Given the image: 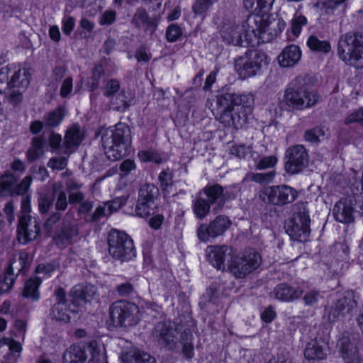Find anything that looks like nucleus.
<instances>
[{
    "label": "nucleus",
    "mask_w": 363,
    "mask_h": 363,
    "mask_svg": "<svg viewBox=\"0 0 363 363\" xmlns=\"http://www.w3.org/2000/svg\"><path fill=\"white\" fill-rule=\"evenodd\" d=\"M285 28L281 19L272 18L268 14L250 15L241 25L224 26L220 30L223 40L227 44L241 46L243 38L247 43L254 39L268 42L277 37Z\"/></svg>",
    "instance_id": "f257e3e1"
},
{
    "label": "nucleus",
    "mask_w": 363,
    "mask_h": 363,
    "mask_svg": "<svg viewBox=\"0 0 363 363\" xmlns=\"http://www.w3.org/2000/svg\"><path fill=\"white\" fill-rule=\"evenodd\" d=\"M179 326L171 321L158 322L152 330V336L157 341L169 350L178 348L179 343L182 346V352L188 359L194 356L193 335L190 330L186 329L180 333Z\"/></svg>",
    "instance_id": "f03ea898"
},
{
    "label": "nucleus",
    "mask_w": 363,
    "mask_h": 363,
    "mask_svg": "<svg viewBox=\"0 0 363 363\" xmlns=\"http://www.w3.org/2000/svg\"><path fill=\"white\" fill-rule=\"evenodd\" d=\"M318 100L316 91L298 76L287 85L279 105L282 110H303L315 106Z\"/></svg>",
    "instance_id": "7ed1b4c3"
},
{
    "label": "nucleus",
    "mask_w": 363,
    "mask_h": 363,
    "mask_svg": "<svg viewBox=\"0 0 363 363\" xmlns=\"http://www.w3.org/2000/svg\"><path fill=\"white\" fill-rule=\"evenodd\" d=\"M130 129L125 123H117L101 133V144L104 154L111 161H117L128 154L131 135Z\"/></svg>",
    "instance_id": "20e7f679"
},
{
    "label": "nucleus",
    "mask_w": 363,
    "mask_h": 363,
    "mask_svg": "<svg viewBox=\"0 0 363 363\" xmlns=\"http://www.w3.org/2000/svg\"><path fill=\"white\" fill-rule=\"evenodd\" d=\"M52 194H40L38 200V210L42 215L47 214L55 206V211L51 213L44 223V228L48 232L52 230L60 220L62 213L68 206L67 194L61 182H55L52 186Z\"/></svg>",
    "instance_id": "39448f33"
},
{
    "label": "nucleus",
    "mask_w": 363,
    "mask_h": 363,
    "mask_svg": "<svg viewBox=\"0 0 363 363\" xmlns=\"http://www.w3.org/2000/svg\"><path fill=\"white\" fill-rule=\"evenodd\" d=\"M88 287L82 289L81 287H73L70 292L71 303L66 300L65 291L58 287L55 291L56 302L50 310V316L57 321L68 323L71 319V314L78 313V306L88 301Z\"/></svg>",
    "instance_id": "423d86ee"
},
{
    "label": "nucleus",
    "mask_w": 363,
    "mask_h": 363,
    "mask_svg": "<svg viewBox=\"0 0 363 363\" xmlns=\"http://www.w3.org/2000/svg\"><path fill=\"white\" fill-rule=\"evenodd\" d=\"M307 204L303 201L296 203L292 216L285 222L286 233L294 240L304 242L309 237L311 219Z\"/></svg>",
    "instance_id": "0eeeda50"
},
{
    "label": "nucleus",
    "mask_w": 363,
    "mask_h": 363,
    "mask_svg": "<svg viewBox=\"0 0 363 363\" xmlns=\"http://www.w3.org/2000/svg\"><path fill=\"white\" fill-rule=\"evenodd\" d=\"M338 54L346 63L363 68V36L342 35L338 42Z\"/></svg>",
    "instance_id": "6e6552de"
},
{
    "label": "nucleus",
    "mask_w": 363,
    "mask_h": 363,
    "mask_svg": "<svg viewBox=\"0 0 363 363\" xmlns=\"http://www.w3.org/2000/svg\"><path fill=\"white\" fill-rule=\"evenodd\" d=\"M108 253L114 259L128 261L135 257L133 240L125 233L112 229L107 238Z\"/></svg>",
    "instance_id": "1a4fd4ad"
},
{
    "label": "nucleus",
    "mask_w": 363,
    "mask_h": 363,
    "mask_svg": "<svg viewBox=\"0 0 363 363\" xmlns=\"http://www.w3.org/2000/svg\"><path fill=\"white\" fill-rule=\"evenodd\" d=\"M111 323L114 327H130L140 320L139 308L134 303L118 301L108 308Z\"/></svg>",
    "instance_id": "9d476101"
},
{
    "label": "nucleus",
    "mask_w": 363,
    "mask_h": 363,
    "mask_svg": "<svg viewBox=\"0 0 363 363\" xmlns=\"http://www.w3.org/2000/svg\"><path fill=\"white\" fill-rule=\"evenodd\" d=\"M223 99L220 95L216 97L213 114L216 119L225 127L241 128L247 123V116L241 114V108L235 107Z\"/></svg>",
    "instance_id": "9b49d317"
},
{
    "label": "nucleus",
    "mask_w": 363,
    "mask_h": 363,
    "mask_svg": "<svg viewBox=\"0 0 363 363\" xmlns=\"http://www.w3.org/2000/svg\"><path fill=\"white\" fill-rule=\"evenodd\" d=\"M30 74L27 69L13 65L0 69V94L12 88H26L29 84Z\"/></svg>",
    "instance_id": "f8f14e48"
},
{
    "label": "nucleus",
    "mask_w": 363,
    "mask_h": 363,
    "mask_svg": "<svg viewBox=\"0 0 363 363\" xmlns=\"http://www.w3.org/2000/svg\"><path fill=\"white\" fill-rule=\"evenodd\" d=\"M261 262L259 253L253 250H245L231 260L228 269L235 277L241 279L257 269Z\"/></svg>",
    "instance_id": "ddd939ff"
},
{
    "label": "nucleus",
    "mask_w": 363,
    "mask_h": 363,
    "mask_svg": "<svg viewBox=\"0 0 363 363\" xmlns=\"http://www.w3.org/2000/svg\"><path fill=\"white\" fill-rule=\"evenodd\" d=\"M298 191L288 185L272 186L259 194L264 202L277 206H283L293 203L298 197Z\"/></svg>",
    "instance_id": "4468645a"
},
{
    "label": "nucleus",
    "mask_w": 363,
    "mask_h": 363,
    "mask_svg": "<svg viewBox=\"0 0 363 363\" xmlns=\"http://www.w3.org/2000/svg\"><path fill=\"white\" fill-rule=\"evenodd\" d=\"M284 161L285 171L289 174H297L308 167V150L303 145H291L286 149Z\"/></svg>",
    "instance_id": "2eb2a0df"
},
{
    "label": "nucleus",
    "mask_w": 363,
    "mask_h": 363,
    "mask_svg": "<svg viewBox=\"0 0 363 363\" xmlns=\"http://www.w3.org/2000/svg\"><path fill=\"white\" fill-rule=\"evenodd\" d=\"M267 56L263 52H255L250 57L242 56L235 61V68L242 79L255 76L267 65Z\"/></svg>",
    "instance_id": "dca6fc26"
},
{
    "label": "nucleus",
    "mask_w": 363,
    "mask_h": 363,
    "mask_svg": "<svg viewBox=\"0 0 363 363\" xmlns=\"http://www.w3.org/2000/svg\"><path fill=\"white\" fill-rule=\"evenodd\" d=\"M99 352L91 345H73L68 347L62 357L63 363H99Z\"/></svg>",
    "instance_id": "f3484780"
},
{
    "label": "nucleus",
    "mask_w": 363,
    "mask_h": 363,
    "mask_svg": "<svg viewBox=\"0 0 363 363\" xmlns=\"http://www.w3.org/2000/svg\"><path fill=\"white\" fill-rule=\"evenodd\" d=\"M231 225L228 217L220 215L216 216L209 224H201L197 229V237L201 242H210L223 235Z\"/></svg>",
    "instance_id": "a211bd4d"
},
{
    "label": "nucleus",
    "mask_w": 363,
    "mask_h": 363,
    "mask_svg": "<svg viewBox=\"0 0 363 363\" xmlns=\"http://www.w3.org/2000/svg\"><path fill=\"white\" fill-rule=\"evenodd\" d=\"M18 240L22 244L36 240L40 234V222L29 214L20 216L17 228Z\"/></svg>",
    "instance_id": "6ab92c4d"
},
{
    "label": "nucleus",
    "mask_w": 363,
    "mask_h": 363,
    "mask_svg": "<svg viewBox=\"0 0 363 363\" xmlns=\"http://www.w3.org/2000/svg\"><path fill=\"white\" fill-rule=\"evenodd\" d=\"M70 218L69 212L67 213L62 223L61 228L56 232L54 236V242L60 248H65L69 245L74 238L79 234L77 224Z\"/></svg>",
    "instance_id": "aec40b11"
},
{
    "label": "nucleus",
    "mask_w": 363,
    "mask_h": 363,
    "mask_svg": "<svg viewBox=\"0 0 363 363\" xmlns=\"http://www.w3.org/2000/svg\"><path fill=\"white\" fill-rule=\"evenodd\" d=\"M84 139V130L78 124L69 126L65 132L62 150L64 155L69 157L74 152Z\"/></svg>",
    "instance_id": "412c9836"
},
{
    "label": "nucleus",
    "mask_w": 363,
    "mask_h": 363,
    "mask_svg": "<svg viewBox=\"0 0 363 363\" xmlns=\"http://www.w3.org/2000/svg\"><path fill=\"white\" fill-rule=\"evenodd\" d=\"M357 303L352 294H347L346 296L338 299L337 302L331 307L328 318L331 321L340 320L352 313L357 307Z\"/></svg>",
    "instance_id": "4be33fe9"
},
{
    "label": "nucleus",
    "mask_w": 363,
    "mask_h": 363,
    "mask_svg": "<svg viewBox=\"0 0 363 363\" xmlns=\"http://www.w3.org/2000/svg\"><path fill=\"white\" fill-rule=\"evenodd\" d=\"M223 188L219 184L208 185L203 189L208 202L213 206L212 211L216 214L223 208L226 202V195Z\"/></svg>",
    "instance_id": "5701e85b"
},
{
    "label": "nucleus",
    "mask_w": 363,
    "mask_h": 363,
    "mask_svg": "<svg viewBox=\"0 0 363 363\" xmlns=\"http://www.w3.org/2000/svg\"><path fill=\"white\" fill-rule=\"evenodd\" d=\"M337 347L345 363H360L357 348L351 342L347 333H344L338 340Z\"/></svg>",
    "instance_id": "b1692460"
},
{
    "label": "nucleus",
    "mask_w": 363,
    "mask_h": 363,
    "mask_svg": "<svg viewBox=\"0 0 363 363\" xmlns=\"http://www.w3.org/2000/svg\"><path fill=\"white\" fill-rule=\"evenodd\" d=\"M353 207L350 200L340 199L335 203L333 209L334 218L340 223H350L354 221Z\"/></svg>",
    "instance_id": "393cba45"
},
{
    "label": "nucleus",
    "mask_w": 363,
    "mask_h": 363,
    "mask_svg": "<svg viewBox=\"0 0 363 363\" xmlns=\"http://www.w3.org/2000/svg\"><path fill=\"white\" fill-rule=\"evenodd\" d=\"M232 250L226 245L209 247L208 260L218 269H225V261L230 257Z\"/></svg>",
    "instance_id": "a878e982"
},
{
    "label": "nucleus",
    "mask_w": 363,
    "mask_h": 363,
    "mask_svg": "<svg viewBox=\"0 0 363 363\" xmlns=\"http://www.w3.org/2000/svg\"><path fill=\"white\" fill-rule=\"evenodd\" d=\"M303 290L300 287H294L286 283L278 284L274 289L275 298L285 302H292L298 299L303 294Z\"/></svg>",
    "instance_id": "bb28decb"
},
{
    "label": "nucleus",
    "mask_w": 363,
    "mask_h": 363,
    "mask_svg": "<svg viewBox=\"0 0 363 363\" xmlns=\"http://www.w3.org/2000/svg\"><path fill=\"white\" fill-rule=\"evenodd\" d=\"M301 57L298 46L290 45L286 46L277 57L279 65L282 67H291L298 63Z\"/></svg>",
    "instance_id": "cd10ccee"
},
{
    "label": "nucleus",
    "mask_w": 363,
    "mask_h": 363,
    "mask_svg": "<svg viewBox=\"0 0 363 363\" xmlns=\"http://www.w3.org/2000/svg\"><path fill=\"white\" fill-rule=\"evenodd\" d=\"M223 99H229L228 102L234 106L241 108V114H244L247 117V115L251 112V105L252 104V98L249 94H238L226 93L220 95Z\"/></svg>",
    "instance_id": "c85d7f7f"
},
{
    "label": "nucleus",
    "mask_w": 363,
    "mask_h": 363,
    "mask_svg": "<svg viewBox=\"0 0 363 363\" xmlns=\"http://www.w3.org/2000/svg\"><path fill=\"white\" fill-rule=\"evenodd\" d=\"M125 363H155V359L149 354L138 350H132L122 355Z\"/></svg>",
    "instance_id": "c756f323"
},
{
    "label": "nucleus",
    "mask_w": 363,
    "mask_h": 363,
    "mask_svg": "<svg viewBox=\"0 0 363 363\" xmlns=\"http://www.w3.org/2000/svg\"><path fill=\"white\" fill-rule=\"evenodd\" d=\"M66 115V110L62 106L56 108L44 115L43 123L46 128H52L58 126Z\"/></svg>",
    "instance_id": "7c9ffc66"
},
{
    "label": "nucleus",
    "mask_w": 363,
    "mask_h": 363,
    "mask_svg": "<svg viewBox=\"0 0 363 363\" xmlns=\"http://www.w3.org/2000/svg\"><path fill=\"white\" fill-rule=\"evenodd\" d=\"M42 279L43 277L36 276L27 280L22 294L23 296L31 298L33 301H38L40 298L38 287L41 284Z\"/></svg>",
    "instance_id": "2f4dec72"
},
{
    "label": "nucleus",
    "mask_w": 363,
    "mask_h": 363,
    "mask_svg": "<svg viewBox=\"0 0 363 363\" xmlns=\"http://www.w3.org/2000/svg\"><path fill=\"white\" fill-rule=\"evenodd\" d=\"M45 140L43 137L33 138L31 145L26 152V157L29 162L38 160L44 154Z\"/></svg>",
    "instance_id": "473e14b6"
},
{
    "label": "nucleus",
    "mask_w": 363,
    "mask_h": 363,
    "mask_svg": "<svg viewBox=\"0 0 363 363\" xmlns=\"http://www.w3.org/2000/svg\"><path fill=\"white\" fill-rule=\"evenodd\" d=\"M159 196L158 188L152 184H145L139 190L138 200L141 202L155 204V201Z\"/></svg>",
    "instance_id": "72a5a7b5"
},
{
    "label": "nucleus",
    "mask_w": 363,
    "mask_h": 363,
    "mask_svg": "<svg viewBox=\"0 0 363 363\" xmlns=\"http://www.w3.org/2000/svg\"><path fill=\"white\" fill-rule=\"evenodd\" d=\"M304 356L308 359L320 360L325 358L326 353L317 340H311L305 348Z\"/></svg>",
    "instance_id": "f704fd0d"
},
{
    "label": "nucleus",
    "mask_w": 363,
    "mask_h": 363,
    "mask_svg": "<svg viewBox=\"0 0 363 363\" xmlns=\"http://www.w3.org/2000/svg\"><path fill=\"white\" fill-rule=\"evenodd\" d=\"M17 179L15 175L6 172L0 177V194L2 196L12 195L15 188Z\"/></svg>",
    "instance_id": "c9c22d12"
},
{
    "label": "nucleus",
    "mask_w": 363,
    "mask_h": 363,
    "mask_svg": "<svg viewBox=\"0 0 363 363\" xmlns=\"http://www.w3.org/2000/svg\"><path fill=\"white\" fill-rule=\"evenodd\" d=\"M274 0H243V5L245 9L251 13H258L264 9L270 8Z\"/></svg>",
    "instance_id": "e433bc0d"
},
{
    "label": "nucleus",
    "mask_w": 363,
    "mask_h": 363,
    "mask_svg": "<svg viewBox=\"0 0 363 363\" xmlns=\"http://www.w3.org/2000/svg\"><path fill=\"white\" fill-rule=\"evenodd\" d=\"M211 204L202 197H198L193 202V210L197 218L203 219L208 214Z\"/></svg>",
    "instance_id": "4c0bfd02"
},
{
    "label": "nucleus",
    "mask_w": 363,
    "mask_h": 363,
    "mask_svg": "<svg viewBox=\"0 0 363 363\" xmlns=\"http://www.w3.org/2000/svg\"><path fill=\"white\" fill-rule=\"evenodd\" d=\"M160 188L164 194H168L171 193V189L173 186V174L169 169L163 170L158 177Z\"/></svg>",
    "instance_id": "58836bf2"
},
{
    "label": "nucleus",
    "mask_w": 363,
    "mask_h": 363,
    "mask_svg": "<svg viewBox=\"0 0 363 363\" xmlns=\"http://www.w3.org/2000/svg\"><path fill=\"white\" fill-rule=\"evenodd\" d=\"M138 157L143 162L161 164L164 161V155L152 149L140 151Z\"/></svg>",
    "instance_id": "ea45409f"
},
{
    "label": "nucleus",
    "mask_w": 363,
    "mask_h": 363,
    "mask_svg": "<svg viewBox=\"0 0 363 363\" xmlns=\"http://www.w3.org/2000/svg\"><path fill=\"white\" fill-rule=\"evenodd\" d=\"M15 280L12 266L8 267L5 274L0 277V293H6L11 290Z\"/></svg>",
    "instance_id": "a19ab883"
},
{
    "label": "nucleus",
    "mask_w": 363,
    "mask_h": 363,
    "mask_svg": "<svg viewBox=\"0 0 363 363\" xmlns=\"http://www.w3.org/2000/svg\"><path fill=\"white\" fill-rule=\"evenodd\" d=\"M307 45L311 50L317 52H328L330 50V45L328 41L320 40L315 35L309 37Z\"/></svg>",
    "instance_id": "79ce46f5"
},
{
    "label": "nucleus",
    "mask_w": 363,
    "mask_h": 363,
    "mask_svg": "<svg viewBox=\"0 0 363 363\" xmlns=\"http://www.w3.org/2000/svg\"><path fill=\"white\" fill-rule=\"evenodd\" d=\"M111 104L114 110L125 111L130 106V100L128 99L125 93L122 91L111 99Z\"/></svg>",
    "instance_id": "37998d69"
},
{
    "label": "nucleus",
    "mask_w": 363,
    "mask_h": 363,
    "mask_svg": "<svg viewBox=\"0 0 363 363\" xmlns=\"http://www.w3.org/2000/svg\"><path fill=\"white\" fill-rule=\"evenodd\" d=\"M218 0H196L192 6L193 12L196 15L203 16L206 14L213 4Z\"/></svg>",
    "instance_id": "c03bdc74"
},
{
    "label": "nucleus",
    "mask_w": 363,
    "mask_h": 363,
    "mask_svg": "<svg viewBox=\"0 0 363 363\" xmlns=\"http://www.w3.org/2000/svg\"><path fill=\"white\" fill-rule=\"evenodd\" d=\"M325 136V131L321 127L316 126L313 128L306 130L304 133V138L306 141L312 143H318Z\"/></svg>",
    "instance_id": "a18cd8bd"
},
{
    "label": "nucleus",
    "mask_w": 363,
    "mask_h": 363,
    "mask_svg": "<svg viewBox=\"0 0 363 363\" xmlns=\"http://www.w3.org/2000/svg\"><path fill=\"white\" fill-rule=\"evenodd\" d=\"M155 208L156 204L150 205L149 203L141 202L138 200L135 210V215L141 218L147 217L154 213Z\"/></svg>",
    "instance_id": "49530a36"
},
{
    "label": "nucleus",
    "mask_w": 363,
    "mask_h": 363,
    "mask_svg": "<svg viewBox=\"0 0 363 363\" xmlns=\"http://www.w3.org/2000/svg\"><path fill=\"white\" fill-rule=\"evenodd\" d=\"M344 123L345 125L357 123L363 126V106L349 113L345 117Z\"/></svg>",
    "instance_id": "de8ad7c7"
},
{
    "label": "nucleus",
    "mask_w": 363,
    "mask_h": 363,
    "mask_svg": "<svg viewBox=\"0 0 363 363\" xmlns=\"http://www.w3.org/2000/svg\"><path fill=\"white\" fill-rule=\"evenodd\" d=\"M182 35V30L181 27L176 24H170L166 30V38L168 42L174 43L178 40V39Z\"/></svg>",
    "instance_id": "09e8293b"
},
{
    "label": "nucleus",
    "mask_w": 363,
    "mask_h": 363,
    "mask_svg": "<svg viewBox=\"0 0 363 363\" xmlns=\"http://www.w3.org/2000/svg\"><path fill=\"white\" fill-rule=\"evenodd\" d=\"M150 18L146 10L143 8H138L132 19V23L137 27H140L145 24L148 23Z\"/></svg>",
    "instance_id": "8fccbe9b"
},
{
    "label": "nucleus",
    "mask_w": 363,
    "mask_h": 363,
    "mask_svg": "<svg viewBox=\"0 0 363 363\" xmlns=\"http://www.w3.org/2000/svg\"><path fill=\"white\" fill-rule=\"evenodd\" d=\"M274 175V172H269L267 173H252L248 175V178L252 182L264 184L272 182Z\"/></svg>",
    "instance_id": "3c124183"
},
{
    "label": "nucleus",
    "mask_w": 363,
    "mask_h": 363,
    "mask_svg": "<svg viewBox=\"0 0 363 363\" xmlns=\"http://www.w3.org/2000/svg\"><path fill=\"white\" fill-rule=\"evenodd\" d=\"M321 298L322 296L319 291L312 289L306 293L303 300L306 306H315Z\"/></svg>",
    "instance_id": "603ef678"
},
{
    "label": "nucleus",
    "mask_w": 363,
    "mask_h": 363,
    "mask_svg": "<svg viewBox=\"0 0 363 363\" xmlns=\"http://www.w3.org/2000/svg\"><path fill=\"white\" fill-rule=\"evenodd\" d=\"M307 19L302 15H295L291 21V31L296 36L301 31L302 26L306 25Z\"/></svg>",
    "instance_id": "864d4df0"
},
{
    "label": "nucleus",
    "mask_w": 363,
    "mask_h": 363,
    "mask_svg": "<svg viewBox=\"0 0 363 363\" xmlns=\"http://www.w3.org/2000/svg\"><path fill=\"white\" fill-rule=\"evenodd\" d=\"M277 161L276 155L263 157L256 163L255 167L257 169L271 168L276 165Z\"/></svg>",
    "instance_id": "5fc2aeb1"
},
{
    "label": "nucleus",
    "mask_w": 363,
    "mask_h": 363,
    "mask_svg": "<svg viewBox=\"0 0 363 363\" xmlns=\"http://www.w3.org/2000/svg\"><path fill=\"white\" fill-rule=\"evenodd\" d=\"M67 165V158L65 157H53L48 162V167L57 170L65 169Z\"/></svg>",
    "instance_id": "6e6d98bb"
},
{
    "label": "nucleus",
    "mask_w": 363,
    "mask_h": 363,
    "mask_svg": "<svg viewBox=\"0 0 363 363\" xmlns=\"http://www.w3.org/2000/svg\"><path fill=\"white\" fill-rule=\"evenodd\" d=\"M223 286L219 283H213L209 287L208 295L209 301L215 303L216 300L223 294Z\"/></svg>",
    "instance_id": "4d7b16f0"
},
{
    "label": "nucleus",
    "mask_w": 363,
    "mask_h": 363,
    "mask_svg": "<svg viewBox=\"0 0 363 363\" xmlns=\"http://www.w3.org/2000/svg\"><path fill=\"white\" fill-rule=\"evenodd\" d=\"M127 199V196H120L106 203L108 208V214H111L112 213L117 211L126 203Z\"/></svg>",
    "instance_id": "13d9d810"
},
{
    "label": "nucleus",
    "mask_w": 363,
    "mask_h": 363,
    "mask_svg": "<svg viewBox=\"0 0 363 363\" xmlns=\"http://www.w3.org/2000/svg\"><path fill=\"white\" fill-rule=\"evenodd\" d=\"M120 89V84L116 79H111L104 88V95L106 97H111L117 93Z\"/></svg>",
    "instance_id": "bf43d9fd"
},
{
    "label": "nucleus",
    "mask_w": 363,
    "mask_h": 363,
    "mask_svg": "<svg viewBox=\"0 0 363 363\" xmlns=\"http://www.w3.org/2000/svg\"><path fill=\"white\" fill-rule=\"evenodd\" d=\"M31 181L32 179L30 177L27 176L24 177L20 184H15L13 194H16L18 195H23L28 190L31 184Z\"/></svg>",
    "instance_id": "052dcab7"
},
{
    "label": "nucleus",
    "mask_w": 363,
    "mask_h": 363,
    "mask_svg": "<svg viewBox=\"0 0 363 363\" xmlns=\"http://www.w3.org/2000/svg\"><path fill=\"white\" fill-rule=\"evenodd\" d=\"M62 136L53 131L50 133L48 137V143L50 148L53 150L62 149Z\"/></svg>",
    "instance_id": "680f3d73"
},
{
    "label": "nucleus",
    "mask_w": 363,
    "mask_h": 363,
    "mask_svg": "<svg viewBox=\"0 0 363 363\" xmlns=\"http://www.w3.org/2000/svg\"><path fill=\"white\" fill-rule=\"evenodd\" d=\"M72 79L71 77L66 78L62 84L60 88V96L62 98H66L72 91Z\"/></svg>",
    "instance_id": "e2e57ef3"
},
{
    "label": "nucleus",
    "mask_w": 363,
    "mask_h": 363,
    "mask_svg": "<svg viewBox=\"0 0 363 363\" xmlns=\"http://www.w3.org/2000/svg\"><path fill=\"white\" fill-rule=\"evenodd\" d=\"M116 291L121 296H127L133 292L134 287L131 283L125 282L119 284L116 288Z\"/></svg>",
    "instance_id": "0e129e2a"
},
{
    "label": "nucleus",
    "mask_w": 363,
    "mask_h": 363,
    "mask_svg": "<svg viewBox=\"0 0 363 363\" xmlns=\"http://www.w3.org/2000/svg\"><path fill=\"white\" fill-rule=\"evenodd\" d=\"M75 24L74 18L68 16L62 20V32L64 34L69 35L73 30Z\"/></svg>",
    "instance_id": "69168bd1"
},
{
    "label": "nucleus",
    "mask_w": 363,
    "mask_h": 363,
    "mask_svg": "<svg viewBox=\"0 0 363 363\" xmlns=\"http://www.w3.org/2000/svg\"><path fill=\"white\" fill-rule=\"evenodd\" d=\"M231 154L236 156L237 157L242 159L245 158L247 155L250 152L248 147L245 145L233 146L230 150Z\"/></svg>",
    "instance_id": "338daca9"
},
{
    "label": "nucleus",
    "mask_w": 363,
    "mask_h": 363,
    "mask_svg": "<svg viewBox=\"0 0 363 363\" xmlns=\"http://www.w3.org/2000/svg\"><path fill=\"white\" fill-rule=\"evenodd\" d=\"M116 12L113 11H106L100 18L101 25H111L116 20Z\"/></svg>",
    "instance_id": "774afa93"
}]
</instances>
